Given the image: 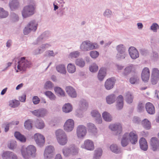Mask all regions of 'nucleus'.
I'll use <instances>...</instances> for the list:
<instances>
[{"label":"nucleus","instance_id":"nucleus-1","mask_svg":"<svg viewBox=\"0 0 159 159\" xmlns=\"http://www.w3.org/2000/svg\"><path fill=\"white\" fill-rule=\"evenodd\" d=\"M22 155L25 159L34 157L36 155V149L35 146L30 145L27 147H22L21 150Z\"/></svg>","mask_w":159,"mask_h":159},{"label":"nucleus","instance_id":"nucleus-2","mask_svg":"<svg viewBox=\"0 0 159 159\" xmlns=\"http://www.w3.org/2000/svg\"><path fill=\"white\" fill-rule=\"evenodd\" d=\"M56 136L58 143L61 145H66L67 142V138L65 132L61 129H59L55 132Z\"/></svg>","mask_w":159,"mask_h":159},{"label":"nucleus","instance_id":"nucleus-3","mask_svg":"<svg viewBox=\"0 0 159 159\" xmlns=\"http://www.w3.org/2000/svg\"><path fill=\"white\" fill-rule=\"evenodd\" d=\"M17 65L18 70L16 72L19 71H25L27 68L30 67L31 62L26 59L25 57H21L18 61L16 65Z\"/></svg>","mask_w":159,"mask_h":159},{"label":"nucleus","instance_id":"nucleus-4","mask_svg":"<svg viewBox=\"0 0 159 159\" xmlns=\"http://www.w3.org/2000/svg\"><path fill=\"white\" fill-rule=\"evenodd\" d=\"M35 9L34 4H30L25 6L21 11L22 17L26 18L33 15L34 13Z\"/></svg>","mask_w":159,"mask_h":159},{"label":"nucleus","instance_id":"nucleus-5","mask_svg":"<svg viewBox=\"0 0 159 159\" xmlns=\"http://www.w3.org/2000/svg\"><path fill=\"white\" fill-rule=\"evenodd\" d=\"M99 46L96 42L92 43L89 40L83 41L80 46L81 50H93L98 49Z\"/></svg>","mask_w":159,"mask_h":159},{"label":"nucleus","instance_id":"nucleus-6","mask_svg":"<svg viewBox=\"0 0 159 159\" xmlns=\"http://www.w3.org/2000/svg\"><path fill=\"white\" fill-rule=\"evenodd\" d=\"M38 24L34 20L30 21L25 28L23 32L25 35H27L31 31L35 32L37 28Z\"/></svg>","mask_w":159,"mask_h":159},{"label":"nucleus","instance_id":"nucleus-7","mask_svg":"<svg viewBox=\"0 0 159 159\" xmlns=\"http://www.w3.org/2000/svg\"><path fill=\"white\" fill-rule=\"evenodd\" d=\"M49 36L50 34L48 32H44L37 38L33 44L34 45H40L48 39Z\"/></svg>","mask_w":159,"mask_h":159},{"label":"nucleus","instance_id":"nucleus-8","mask_svg":"<svg viewBox=\"0 0 159 159\" xmlns=\"http://www.w3.org/2000/svg\"><path fill=\"white\" fill-rule=\"evenodd\" d=\"M54 150V148L53 146L49 145L47 146L44 151V159H51L53 157Z\"/></svg>","mask_w":159,"mask_h":159},{"label":"nucleus","instance_id":"nucleus-9","mask_svg":"<svg viewBox=\"0 0 159 159\" xmlns=\"http://www.w3.org/2000/svg\"><path fill=\"white\" fill-rule=\"evenodd\" d=\"M34 140L37 145L39 147L43 146L45 143V138L42 135L36 133L34 135Z\"/></svg>","mask_w":159,"mask_h":159},{"label":"nucleus","instance_id":"nucleus-10","mask_svg":"<svg viewBox=\"0 0 159 159\" xmlns=\"http://www.w3.org/2000/svg\"><path fill=\"white\" fill-rule=\"evenodd\" d=\"M87 133L86 127L83 125H78L76 128V135L79 138H83Z\"/></svg>","mask_w":159,"mask_h":159},{"label":"nucleus","instance_id":"nucleus-11","mask_svg":"<svg viewBox=\"0 0 159 159\" xmlns=\"http://www.w3.org/2000/svg\"><path fill=\"white\" fill-rule=\"evenodd\" d=\"M150 145L151 149L153 151L159 150V140L155 137H152L150 139Z\"/></svg>","mask_w":159,"mask_h":159},{"label":"nucleus","instance_id":"nucleus-12","mask_svg":"<svg viewBox=\"0 0 159 159\" xmlns=\"http://www.w3.org/2000/svg\"><path fill=\"white\" fill-rule=\"evenodd\" d=\"M31 112L36 116L43 117L47 115L48 111L44 108H41L31 111Z\"/></svg>","mask_w":159,"mask_h":159},{"label":"nucleus","instance_id":"nucleus-13","mask_svg":"<svg viewBox=\"0 0 159 159\" xmlns=\"http://www.w3.org/2000/svg\"><path fill=\"white\" fill-rule=\"evenodd\" d=\"M64 129L66 131L69 132L72 131L74 127V122L72 119H69L65 122Z\"/></svg>","mask_w":159,"mask_h":159},{"label":"nucleus","instance_id":"nucleus-14","mask_svg":"<svg viewBox=\"0 0 159 159\" xmlns=\"http://www.w3.org/2000/svg\"><path fill=\"white\" fill-rule=\"evenodd\" d=\"M110 129L112 131L116 132V135L120 134L122 132V126L120 123H116L110 125Z\"/></svg>","mask_w":159,"mask_h":159},{"label":"nucleus","instance_id":"nucleus-15","mask_svg":"<svg viewBox=\"0 0 159 159\" xmlns=\"http://www.w3.org/2000/svg\"><path fill=\"white\" fill-rule=\"evenodd\" d=\"M128 135L127 137L128 138L131 143L133 144H135L138 141V136L135 131H131L129 133H126Z\"/></svg>","mask_w":159,"mask_h":159},{"label":"nucleus","instance_id":"nucleus-16","mask_svg":"<svg viewBox=\"0 0 159 159\" xmlns=\"http://www.w3.org/2000/svg\"><path fill=\"white\" fill-rule=\"evenodd\" d=\"M114 78L111 77L107 79L105 82V87L107 90H110L113 88L116 82Z\"/></svg>","mask_w":159,"mask_h":159},{"label":"nucleus","instance_id":"nucleus-17","mask_svg":"<svg viewBox=\"0 0 159 159\" xmlns=\"http://www.w3.org/2000/svg\"><path fill=\"white\" fill-rule=\"evenodd\" d=\"M91 114L98 124H101L102 122L101 116L99 112L96 110H93L91 112Z\"/></svg>","mask_w":159,"mask_h":159},{"label":"nucleus","instance_id":"nucleus-18","mask_svg":"<svg viewBox=\"0 0 159 159\" xmlns=\"http://www.w3.org/2000/svg\"><path fill=\"white\" fill-rule=\"evenodd\" d=\"M82 147L89 150H93L94 149L93 143L90 140H86L84 141Z\"/></svg>","mask_w":159,"mask_h":159},{"label":"nucleus","instance_id":"nucleus-19","mask_svg":"<svg viewBox=\"0 0 159 159\" xmlns=\"http://www.w3.org/2000/svg\"><path fill=\"white\" fill-rule=\"evenodd\" d=\"M150 71L148 68L145 67L142 71L141 74V78L143 81H147L149 79L150 77Z\"/></svg>","mask_w":159,"mask_h":159},{"label":"nucleus","instance_id":"nucleus-20","mask_svg":"<svg viewBox=\"0 0 159 159\" xmlns=\"http://www.w3.org/2000/svg\"><path fill=\"white\" fill-rule=\"evenodd\" d=\"M65 90L68 95L72 98H75L77 96V93L74 89L71 86L66 87Z\"/></svg>","mask_w":159,"mask_h":159},{"label":"nucleus","instance_id":"nucleus-21","mask_svg":"<svg viewBox=\"0 0 159 159\" xmlns=\"http://www.w3.org/2000/svg\"><path fill=\"white\" fill-rule=\"evenodd\" d=\"M9 5L11 10L13 11L19 7V2L18 0H10Z\"/></svg>","mask_w":159,"mask_h":159},{"label":"nucleus","instance_id":"nucleus-22","mask_svg":"<svg viewBox=\"0 0 159 159\" xmlns=\"http://www.w3.org/2000/svg\"><path fill=\"white\" fill-rule=\"evenodd\" d=\"M146 109L148 113L150 114H154L155 113V107L151 103H147L145 106Z\"/></svg>","mask_w":159,"mask_h":159},{"label":"nucleus","instance_id":"nucleus-23","mask_svg":"<svg viewBox=\"0 0 159 159\" xmlns=\"http://www.w3.org/2000/svg\"><path fill=\"white\" fill-rule=\"evenodd\" d=\"M140 149L144 151H146L148 148L147 142L144 138H141L139 140Z\"/></svg>","mask_w":159,"mask_h":159},{"label":"nucleus","instance_id":"nucleus-24","mask_svg":"<svg viewBox=\"0 0 159 159\" xmlns=\"http://www.w3.org/2000/svg\"><path fill=\"white\" fill-rule=\"evenodd\" d=\"M106 74V69L105 68H101L99 71L98 78L100 81L103 80Z\"/></svg>","mask_w":159,"mask_h":159},{"label":"nucleus","instance_id":"nucleus-25","mask_svg":"<svg viewBox=\"0 0 159 159\" xmlns=\"http://www.w3.org/2000/svg\"><path fill=\"white\" fill-rule=\"evenodd\" d=\"M117 99L116 95L114 94L109 95L106 98V102L108 104H111L114 103Z\"/></svg>","mask_w":159,"mask_h":159},{"label":"nucleus","instance_id":"nucleus-26","mask_svg":"<svg viewBox=\"0 0 159 159\" xmlns=\"http://www.w3.org/2000/svg\"><path fill=\"white\" fill-rule=\"evenodd\" d=\"M123 96L120 95L117 98V102L116 105V107L117 110L121 109L123 106Z\"/></svg>","mask_w":159,"mask_h":159},{"label":"nucleus","instance_id":"nucleus-27","mask_svg":"<svg viewBox=\"0 0 159 159\" xmlns=\"http://www.w3.org/2000/svg\"><path fill=\"white\" fill-rule=\"evenodd\" d=\"M14 136L17 139L21 142H25L26 141V139L25 136L19 132H15Z\"/></svg>","mask_w":159,"mask_h":159},{"label":"nucleus","instance_id":"nucleus-28","mask_svg":"<svg viewBox=\"0 0 159 159\" xmlns=\"http://www.w3.org/2000/svg\"><path fill=\"white\" fill-rule=\"evenodd\" d=\"M72 110V107L70 103H66L62 107V111L66 113H69Z\"/></svg>","mask_w":159,"mask_h":159},{"label":"nucleus","instance_id":"nucleus-29","mask_svg":"<svg viewBox=\"0 0 159 159\" xmlns=\"http://www.w3.org/2000/svg\"><path fill=\"white\" fill-rule=\"evenodd\" d=\"M128 134L125 133L121 139V145L123 147L127 146L128 144L129 139L127 137Z\"/></svg>","mask_w":159,"mask_h":159},{"label":"nucleus","instance_id":"nucleus-30","mask_svg":"<svg viewBox=\"0 0 159 159\" xmlns=\"http://www.w3.org/2000/svg\"><path fill=\"white\" fill-rule=\"evenodd\" d=\"M110 149L112 152L116 154L120 153L121 152V149L118 148L117 145L115 144L111 145L110 147Z\"/></svg>","mask_w":159,"mask_h":159},{"label":"nucleus","instance_id":"nucleus-31","mask_svg":"<svg viewBox=\"0 0 159 159\" xmlns=\"http://www.w3.org/2000/svg\"><path fill=\"white\" fill-rule=\"evenodd\" d=\"M131 57L133 59H135L139 57L138 50H128Z\"/></svg>","mask_w":159,"mask_h":159},{"label":"nucleus","instance_id":"nucleus-32","mask_svg":"<svg viewBox=\"0 0 159 159\" xmlns=\"http://www.w3.org/2000/svg\"><path fill=\"white\" fill-rule=\"evenodd\" d=\"M56 69L57 71L61 73L65 74L66 73V68L64 65H57L56 67Z\"/></svg>","mask_w":159,"mask_h":159},{"label":"nucleus","instance_id":"nucleus-33","mask_svg":"<svg viewBox=\"0 0 159 159\" xmlns=\"http://www.w3.org/2000/svg\"><path fill=\"white\" fill-rule=\"evenodd\" d=\"M103 119L106 121L110 122L112 120L111 115L108 112L104 111L102 114Z\"/></svg>","mask_w":159,"mask_h":159},{"label":"nucleus","instance_id":"nucleus-34","mask_svg":"<svg viewBox=\"0 0 159 159\" xmlns=\"http://www.w3.org/2000/svg\"><path fill=\"white\" fill-rule=\"evenodd\" d=\"M102 150L101 148H98L94 151L93 158L99 159L102 154Z\"/></svg>","mask_w":159,"mask_h":159},{"label":"nucleus","instance_id":"nucleus-35","mask_svg":"<svg viewBox=\"0 0 159 159\" xmlns=\"http://www.w3.org/2000/svg\"><path fill=\"white\" fill-rule=\"evenodd\" d=\"M19 19L18 15L13 12L11 13L10 15V20L13 22L18 21Z\"/></svg>","mask_w":159,"mask_h":159},{"label":"nucleus","instance_id":"nucleus-36","mask_svg":"<svg viewBox=\"0 0 159 159\" xmlns=\"http://www.w3.org/2000/svg\"><path fill=\"white\" fill-rule=\"evenodd\" d=\"M125 98L127 103H131L133 102V97L130 92H128L126 93Z\"/></svg>","mask_w":159,"mask_h":159},{"label":"nucleus","instance_id":"nucleus-37","mask_svg":"<svg viewBox=\"0 0 159 159\" xmlns=\"http://www.w3.org/2000/svg\"><path fill=\"white\" fill-rule=\"evenodd\" d=\"M8 15V11H5L3 8L0 7V19L6 18Z\"/></svg>","mask_w":159,"mask_h":159},{"label":"nucleus","instance_id":"nucleus-38","mask_svg":"<svg viewBox=\"0 0 159 159\" xmlns=\"http://www.w3.org/2000/svg\"><path fill=\"white\" fill-rule=\"evenodd\" d=\"M142 124L144 128L146 129H150L151 127V123L147 119H144L142 121Z\"/></svg>","mask_w":159,"mask_h":159},{"label":"nucleus","instance_id":"nucleus-39","mask_svg":"<svg viewBox=\"0 0 159 159\" xmlns=\"http://www.w3.org/2000/svg\"><path fill=\"white\" fill-rule=\"evenodd\" d=\"M75 64L77 66L83 67L85 65V62L84 59L82 58H78L76 60Z\"/></svg>","mask_w":159,"mask_h":159},{"label":"nucleus","instance_id":"nucleus-40","mask_svg":"<svg viewBox=\"0 0 159 159\" xmlns=\"http://www.w3.org/2000/svg\"><path fill=\"white\" fill-rule=\"evenodd\" d=\"M20 104V102L17 100H11L9 102V106L11 107H16Z\"/></svg>","mask_w":159,"mask_h":159},{"label":"nucleus","instance_id":"nucleus-41","mask_svg":"<svg viewBox=\"0 0 159 159\" xmlns=\"http://www.w3.org/2000/svg\"><path fill=\"white\" fill-rule=\"evenodd\" d=\"M80 107L81 110H86L88 106V103L84 99H82L80 101Z\"/></svg>","mask_w":159,"mask_h":159},{"label":"nucleus","instance_id":"nucleus-42","mask_svg":"<svg viewBox=\"0 0 159 159\" xmlns=\"http://www.w3.org/2000/svg\"><path fill=\"white\" fill-rule=\"evenodd\" d=\"M36 127L39 129L43 128L45 124L43 121L42 120H37L35 123Z\"/></svg>","mask_w":159,"mask_h":159},{"label":"nucleus","instance_id":"nucleus-43","mask_svg":"<svg viewBox=\"0 0 159 159\" xmlns=\"http://www.w3.org/2000/svg\"><path fill=\"white\" fill-rule=\"evenodd\" d=\"M12 154H13L12 152L9 151H6L3 153L2 157L3 159H11Z\"/></svg>","mask_w":159,"mask_h":159},{"label":"nucleus","instance_id":"nucleus-44","mask_svg":"<svg viewBox=\"0 0 159 159\" xmlns=\"http://www.w3.org/2000/svg\"><path fill=\"white\" fill-rule=\"evenodd\" d=\"M67 69L69 73H72L75 71L76 68L74 65L70 63L68 65Z\"/></svg>","mask_w":159,"mask_h":159},{"label":"nucleus","instance_id":"nucleus-45","mask_svg":"<svg viewBox=\"0 0 159 159\" xmlns=\"http://www.w3.org/2000/svg\"><path fill=\"white\" fill-rule=\"evenodd\" d=\"M89 130L92 132L95 133L97 132V128L92 123H89L87 124Z\"/></svg>","mask_w":159,"mask_h":159},{"label":"nucleus","instance_id":"nucleus-46","mask_svg":"<svg viewBox=\"0 0 159 159\" xmlns=\"http://www.w3.org/2000/svg\"><path fill=\"white\" fill-rule=\"evenodd\" d=\"M54 90L60 96L62 97L65 96V92L61 88L58 87H56L54 88Z\"/></svg>","mask_w":159,"mask_h":159},{"label":"nucleus","instance_id":"nucleus-47","mask_svg":"<svg viewBox=\"0 0 159 159\" xmlns=\"http://www.w3.org/2000/svg\"><path fill=\"white\" fill-rule=\"evenodd\" d=\"M125 54L124 50H119L116 56L117 59H123L125 58Z\"/></svg>","mask_w":159,"mask_h":159},{"label":"nucleus","instance_id":"nucleus-48","mask_svg":"<svg viewBox=\"0 0 159 159\" xmlns=\"http://www.w3.org/2000/svg\"><path fill=\"white\" fill-rule=\"evenodd\" d=\"M44 94L51 100H55L56 99L55 96L51 91H47L45 92Z\"/></svg>","mask_w":159,"mask_h":159},{"label":"nucleus","instance_id":"nucleus-49","mask_svg":"<svg viewBox=\"0 0 159 159\" xmlns=\"http://www.w3.org/2000/svg\"><path fill=\"white\" fill-rule=\"evenodd\" d=\"M139 79L137 75L131 77L129 79V82L131 84H137L139 82Z\"/></svg>","mask_w":159,"mask_h":159},{"label":"nucleus","instance_id":"nucleus-50","mask_svg":"<svg viewBox=\"0 0 159 159\" xmlns=\"http://www.w3.org/2000/svg\"><path fill=\"white\" fill-rule=\"evenodd\" d=\"M24 126L25 128L28 130L31 129L32 127L31 120H28L26 121L24 123Z\"/></svg>","mask_w":159,"mask_h":159},{"label":"nucleus","instance_id":"nucleus-51","mask_svg":"<svg viewBox=\"0 0 159 159\" xmlns=\"http://www.w3.org/2000/svg\"><path fill=\"white\" fill-rule=\"evenodd\" d=\"M52 47L51 44L50 43H45L41 44L39 46V50L46 49H51Z\"/></svg>","mask_w":159,"mask_h":159},{"label":"nucleus","instance_id":"nucleus-52","mask_svg":"<svg viewBox=\"0 0 159 159\" xmlns=\"http://www.w3.org/2000/svg\"><path fill=\"white\" fill-rule=\"evenodd\" d=\"M132 69V67L128 66L125 68L122 74L124 76H127L131 72Z\"/></svg>","mask_w":159,"mask_h":159},{"label":"nucleus","instance_id":"nucleus-53","mask_svg":"<svg viewBox=\"0 0 159 159\" xmlns=\"http://www.w3.org/2000/svg\"><path fill=\"white\" fill-rule=\"evenodd\" d=\"M53 87L52 83L50 81H47L45 84L44 88L46 89H51Z\"/></svg>","mask_w":159,"mask_h":159},{"label":"nucleus","instance_id":"nucleus-54","mask_svg":"<svg viewBox=\"0 0 159 159\" xmlns=\"http://www.w3.org/2000/svg\"><path fill=\"white\" fill-rule=\"evenodd\" d=\"M80 55V52L77 51H74L70 53V54L69 56L71 58H77Z\"/></svg>","mask_w":159,"mask_h":159},{"label":"nucleus","instance_id":"nucleus-55","mask_svg":"<svg viewBox=\"0 0 159 159\" xmlns=\"http://www.w3.org/2000/svg\"><path fill=\"white\" fill-rule=\"evenodd\" d=\"M158 29H159V25L156 23H153L150 27V30L154 32H157Z\"/></svg>","mask_w":159,"mask_h":159},{"label":"nucleus","instance_id":"nucleus-56","mask_svg":"<svg viewBox=\"0 0 159 159\" xmlns=\"http://www.w3.org/2000/svg\"><path fill=\"white\" fill-rule=\"evenodd\" d=\"M57 53V52H53V50H47L46 52L45 55L48 57L54 56Z\"/></svg>","mask_w":159,"mask_h":159},{"label":"nucleus","instance_id":"nucleus-57","mask_svg":"<svg viewBox=\"0 0 159 159\" xmlns=\"http://www.w3.org/2000/svg\"><path fill=\"white\" fill-rule=\"evenodd\" d=\"M112 15V12L111 10L109 9H106L103 13V15L105 17L107 18H110Z\"/></svg>","mask_w":159,"mask_h":159},{"label":"nucleus","instance_id":"nucleus-58","mask_svg":"<svg viewBox=\"0 0 159 159\" xmlns=\"http://www.w3.org/2000/svg\"><path fill=\"white\" fill-rule=\"evenodd\" d=\"M144 109V104L139 102L137 107V111L140 112L143 111Z\"/></svg>","mask_w":159,"mask_h":159},{"label":"nucleus","instance_id":"nucleus-59","mask_svg":"<svg viewBox=\"0 0 159 159\" xmlns=\"http://www.w3.org/2000/svg\"><path fill=\"white\" fill-rule=\"evenodd\" d=\"M151 76L159 77V70L157 68L152 69Z\"/></svg>","mask_w":159,"mask_h":159},{"label":"nucleus","instance_id":"nucleus-60","mask_svg":"<svg viewBox=\"0 0 159 159\" xmlns=\"http://www.w3.org/2000/svg\"><path fill=\"white\" fill-rule=\"evenodd\" d=\"M98 70V66L95 64H93L89 67V70L90 71L94 72L97 71Z\"/></svg>","mask_w":159,"mask_h":159},{"label":"nucleus","instance_id":"nucleus-61","mask_svg":"<svg viewBox=\"0 0 159 159\" xmlns=\"http://www.w3.org/2000/svg\"><path fill=\"white\" fill-rule=\"evenodd\" d=\"M90 56L93 58H96L99 55V52L96 51H92L90 53Z\"/></svg>","mask_w":159,"mask_h":159},{"label":"nucleus","instance_id":"nucleus-62","mask_svg":"<svg viewBox=\"0 0 159 159\" xmlns=\"http://www.w3.org/2000/svg\"><path fill=\"white\" fill-rule=\"evenodd\" d=\"M63 153L65 156H67L70 154V148H65L62 150Z\"/></svg>","mask_w":159,"mask_h":159},{"label":"nucleus","instance_id":"nucleus-63","mask_svg":"<svg viewBox=\"0 0 159 159\" xmlns=\"http://www.w3.org/2000/svg\"><path fill=\"white\" fill-rule=\"evenodd\" d=\"M159 79V77L151 76V82L152 84H155L157 83Z\"/></svg>","mask_w":159,"mask_h":159},{"label":"nucleus","instance_id":"nucleus-64","mask_svg":"<svg viewBox=\"0 0 159 159\" xmlns=\"http://www.w3.org/2000/svg\"><path fill=\"white\" fill-rule=\"evenodd\" d=\"M70 153L73 155H75L77 153V149L74 146H72L70 147Z\"/></svg>","mask_w":159,"mask_h":159}]
</instances>
